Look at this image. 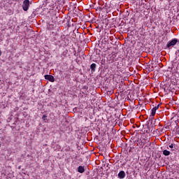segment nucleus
Instances as JSON below:
<instances>
[{
    "label": "nucleus",
    "mask_w": 179,
    "mask_h": 179,
    "mask_svg": "<svg viewBox=\"0 0 179 179\" xmlns=\"http://www.w3.org/2000/svg\"><path fill=\"white\" fill-rule=\"evenodd\" d=\"M44 78L46 80H49V82H55V78L51 75H45Z\"/></svg>",
    "instance_id": "3"
},
{
    "label": "nucleus",
    "mask_w": 179,
    "mask_h": 179,
    "mask_svg": "<svg viewBox=\"0 0 179 179\" xmlns=\"http://www.w3.org/2000/svg\"><path fill=\"white\" fill-rule=\"evenodd\" d=\"M42 120H43V121H47V115H43L42 117Z\"/></svg>",
    "instance_id": "9"
},
{
    "label": "nucleus",
    "mask_w": 179,
    "mask_h": 179,
    "mask_svg": "<svg viewBox=\"0 0 179 179\" xmlns=\"http://www.w3.org/2000/svg\"><path fill=\"white\" fill-rule=\"evenodd\" d=\"M55 16L56 17V19L58 17V15H57V14H55Z\"/></svg>",
    "instance_id": "12"
},
{
    "label": "nucleus",
    "mask_w": 179,
    "mask_h": 179,
    "mask_svg": "<svg viewBox=\"0 0 179 179\" xmlns=\"http://www.w3.org/2000/svg\"><path fill=\"white\" fill-rule=\"evenodd\" d=\"M78 172L80 174H83V173H85V166H80L78 168Z\"/></svg>",
    "instance_id": "6"
},
{
    "label": "nucleus",
    "mask_w": 179,
    "mask_h": 179,
    "mask_svg": "<svg viewBox=\"0 0 179 179\" xmlns=\"http://www.w3.org/2000/svg\"><path fill=\"white\" fill-rule=\"evenodd\" d=\"M169 148H170V149H173L174 148V144L171 143V145H169Z\"/></svg>",
    "instance_id": "10"
},
{
    "label": "nucleus",
    "mask_w": 179,
    "mask_h": 179,
    "mask_svg": "<svg viewBox=\"0 0 179 179\" xmlns=\"http://www.w3.org/2000/svg\"><path fill=\"white\" fill-rule=\"evenodd\" d=\"M171 153V152H170V151H169V150H164L163 151V155H164V156H170Z\"/></svg>",
    "instance_id": "8"
},
{
    "label": "nucleus",
    "mask_w": 179,
    "mask_h": 179,
    "mask_svg": "<svg viewBox=\"0 0 179 179\" xmlns=\"http://www.w3.org/2000/svg\"><path fill=\"white\" fill-rule=\"evenodd\" d=\"M176 57H179V49L176 52Z\"/></svg>",
    "instance_id": "11"
},
{
    "label": "nucleus",
    "mask_w": 179,
    "mask_h": 179,
    "mask_svg": "<svg viewBox=\"0 0 179 179\" xmlns=\"http://www.w3.org/2000/svg\"><path fill=\"white\" fill-rule=\"evenodd\" d=\"M177 43H178V40L177 38H174L173 40L168 42L166 47L167 48H170V47H174Z\"/></svg>",
    "instance_id": "2"
},
{
    "label": "nucleus",
    "mask_w": 179,
    "mask_h": 179,
    "mask_svg": "<svg viewBox=\"0 0 179 179\" xmlns=\"http://www.w3.org/2000/svg\"><path fill=\"white\" fill-rule=\"evenodd\" d=\"M96 66H97V65L94 63H93L90 65V69H91L92 72H96Z\"/></svg>",
    "instance_id": "7"
},
{
    "label": "nucleus",
    "mask_w": 179,
    "mask_h": 179,
    "mask_svg": "<svg viewBox=\"0 0 179 179\" xmlns=\"http://www.w3.org/2000/svg\"><path fill=\"white\" fill-rule=\"evenodd\" d=\"M30 8V0H24L22 3V9L24 12H27Z\"/></svg>",
    "instance_id": "1"
},
{
    "label": "nucleus",
    "mask_w": 179,
    "mask_h": 179,
    "mask_svg": "<svg viewBox=\"0 0 179 179\" xmlns=\"http://www.w3.org/2000/svg\"><path fill=\"white\" fill-rule=\"evenodd\" d=\"M0 148H1V141H0Z\"/></svg>",
    "instance_id": "14"
},
{
    "label": "nucleus",
    "mask_w": 179,
    "mask_h": 179,
    "mask_svg": "<svg viewBox=\"0 0 179 179\" xmlns=\"http://www.w3.org/2000/svg\"><path fill=\"white\" fill-rule=\"evenodd\" d=\"M159 107H160V104H158L157 106L154 107L152 109V112H151L152 117H155V115H156V111H157V110H159Z\"/></svg>",
    "instance_id": "4"
},
{
    "label": "nucleus",
    "mask_w": 179,
    "mask_h": 179,
    "mask_svg": "<svg viewBox=\"0 0 179 179\" xmlns=\"http://www.w3.org/2000/svg\"><path fill=\"white\" fill-rule=\"evenodd\" d=\"M2 55V52L0 50V57Z\"/></svg>",
    "instance_id": "13"
},
{
    "label": "nucleus",
    "mask_w": 179,
    "mask_h": 179,
    "mask_svg": "<svg viewBox=\"0 0 179 179\" xmlns=\"http://www.w3.org/2000/svg\"><path fill=\"white\" fill-rule=\"evenodd\" d=\"M125 176H126V174H125V171H120L117 175V177L120 179H124V178H125Z\"/></svg>",
    "instance_id": "5"
},
{
    "label": "nucleus",
    "mask_w": 179,
    "mask_h": 179,
    "mask_svg": "<svg viewBox=\"0 0 179 179\" xmlns=\"http://www.w3.org/2000/svg\"><path fill=\"white\" fill-rule=\"evenodd\" d=\"M167 149H169V147H167Z\"/></svg>",
    "instance_id": "15"
}]
</instances>
